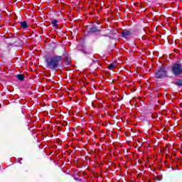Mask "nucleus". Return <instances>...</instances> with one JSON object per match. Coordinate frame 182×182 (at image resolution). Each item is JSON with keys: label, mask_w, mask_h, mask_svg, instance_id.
Masks as SVG:
<instances>
[{"label": "nucleus", "mask_w": 182, "mask_h": 182, "mask_svg": "<svg viewBox=\"0 0 182 182\" xmlns=\"http://www.w3.org/2000/svg\"><path fill=\"white\" fill-rule=\"evenodd\" d=\"M94 62H97V60H95V61H94Z\"/></svg>", "instance_id": "nucleus-12"}, {"label": "nucleus", "mask_w": 182, "mask_h": 182, "mask_svg": "<svg viewBox=\"0 0 182 182\" xmlns=\"http://www.w3.org/2000/svg\"><path fill=\"white\" fill-rule=\"evenodd\" d=\"M65 60H66V62H70V58H69V57L68 56L65 57Z\"/></svg>", "instance_id": "nucleus-10"}, {"label": "nucleus", "mask_w": 182, "mask_h": 182, "mask_svg": "<svg viewBox=\"0 0 182 182\" xmlns=\"http://www.w3.org/2000/svg\"><path fill=\"white\" fill-rule=\"evenodd\" d=\"M132 35V33L129 30H124L122 32V38H124L125 39L127 38L128 36H130Z\"/></svg>", "instance_id": "nucleus-4"}, {"label": "nucleus", "mask_w": 182, "mask_h": 182, "mask_svg": "<svg viewBox=\"0 0 182 182\" xmlns=\"http://www.w3.org/2000/svg\"><path fill=\"white\" fill-rule=\"evenodd\" d=\"M17 77V79H18V80H25V76L23 75V74H18L16 76Z\"/></svg>", "instance_id": "nucleus-8"}, {"label": "nucleus", "mask_w": 182, "mask_h": 182, "mask_svg": "<svg viewBox=\"0 0 182 182\" xmlns=\"http://www.w3.org/2000/svg\"><path fill=\"white\" fill-rule=\"evenodd\" d=\"M115 68H116V63H112L108 65V69H109V70H113V69H114Z\"/></svg>", "instance_id": "nucleus-7"}, {"label": "nucleus", "mask_w": 182, "mask_h": 182, "mask_svg": "<svg viewBox=\"0 0 182 182\" xmlns=\"http://www.w3.org/2000/svg\"><path fill=\"white\" fill-rule=\"evenodd\" d=\"M51 23L53 26L55 28V29H58L59 28V25H58V20L56 19L52 20Z\"/></svg>", "instance_id": "nucleus-5"}, {"label": "nucleus", "mask_w": 182, "mask_h": 182, "mask_svg": "<svg viewBox=\"0 0 182 182\" xmlns=\"http://www.w3.org/2000/svg\"><path fill=\"white\" fill-rule=\"evenodd\" d=\"M174 83L176 86H182V80H177Z\"/></svg>", "instance_id": "nucleus-9"}, {"label": "nucleus", "mask_w": 182, "mask_h": 182, "mask_svg": "<svg viewBox=\"0 0 182 182\" xmlns=\"http://www.w3.org/2000/svg\"><path fill=\"white\" fill-rule=\"evenodd\" d=\"M20 26L21 28H23V29H26V28H28V23L26 21L20 22Z\"/></svg>", "instance_id": "nucleus-6"}, {"label": "nucleus", "mask_w": 182, "mask_h": 182, "mask_svg": "<svg viewBox=\"0 0 182 182\" xmlns=\"http://www.w3.org/2000/svg\"><path fill=\"white\" fill-rule=\"evenodd\" d=\"M167 76V70L165 68H161L156 73L155 77L156 79H163V77H166Z\"/></svg>", "instance_id": "nucleus-3"}, {"label": "nucleus", "mask_w": 182, "mask_h": 182, "mask_svg": "<svg viewBox=\"0 0 182 182\" xmlns=\"http://www.w3.org/2000/svg\"><path fill=\"white\" fill-rule=\"evenodd\" d=\"M171 72L174 76H180L182 75V64L176 63L171 67Z\"/></svg>", "instance_id": "nucleus-2"}, {"label": "nucleus", "mask_w": 182, "mask_h": 182, "mask_svg": "<svg viewBox=\"0 0 182 182\" xmlns=\"http://www.w3.org/2000/svg\"><path fill=\"white\" fill-rule=\"evenodd\" d=\"M46 68L51 70H56L63 65V58L60 55H53L51 57H46L45 58Z\"/></svg>", "instance_id": "nucleus-1"}, {"label": "nucleus", "mask_w": 182, "mask_h": 182, "mask_svg": "<svg viewBox=\"0 0 182 182\" xmlns=\"http://www.w3.org/2000/svg\"><path fill=\"white\" fill-rule=\"evenodd\" d=\"M22 160V158L18 159L17 161L18 163H20V164H22V162H21Z\"/></svg>", "instance_id": "nucleus-11"}]
</instances>
